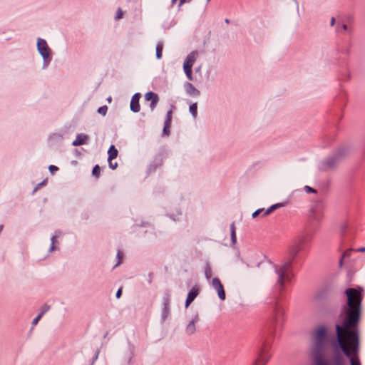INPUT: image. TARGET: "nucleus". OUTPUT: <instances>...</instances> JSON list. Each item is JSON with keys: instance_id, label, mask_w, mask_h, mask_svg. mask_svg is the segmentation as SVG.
Returning a JSON list of instances; mask_svg holds the SVG:
<instances>
[{"instance_id": "f257e3e1", "label": "nucleus", "mask_w": 365, "mask_h": 365, "mask_svg": "<svg viewBox=\"0 0 365 365\" xmlns=\"http://www.w3.org/2000/svg\"><path fill=\"white\" fill-rule=\"evenodd\" d=\"M347 302L341 309L339 315L341 324H336V334L339 347L346 356L349 358L350 365H361L359 352V334L356 329L361 313L362 297L359 291L349 288L345 291ZM315 365H345L343 357L338 354L333 358V364L325 361L321 356L316 355Z\"/></svg>"}, {"instance_id": "f03ea898", "label": "nucleus", "mask_w": 365, "mask_h": 365, "mask_svg": "<svg viewBox=\"0 0 365 365\" xmlns=\"http://www.w3.org/2000/svg\"><path fill=\"white\" fill-rule=\"evenodd\" d=\"M292 261H287L279 265L274 266L275 273L277 274V280L275 287L282 292L284 290V283L289 280L288 272L291 267Z\"/></svg>"}, {"instance_id": "7ed1b4c3", "label": "nucleus", "mask_w": 365, "mask_h": 365, "mask_svg": "<svg viewBox=\"0 0 365 365\" xmlns=\"http://www.w3.org/2000/svg\"><path fill=\"white\" fill-rule=\"evenodd\" d=\"M305 242L306 240L303 236H299L291 242L288 247V254L289 255L288 261H292V262H293L299 252L303 250Z\"/></svg>"}, {"instance_id": "20e7f679", "label": "nucleus", "mask_w": 365, "mask_h": 365, "mask_svg": "<svg viewBox=\"0 0 365 365\" xmlns=\"http://www.w3.org/2000/svg\"><path fill=\"white\" fill-rule=\"evenodd\" d=\"M271 346V344L265 340L258 353V356L256 361L254 363V365H266L269 359L271 358V354L269 352V348Z\"/></svg>"}, {"instance_id": "39448f33", "label": "nucleus", "mask_w": 365, "mask_h": 365, "mask_svg": "<svg viewBox=\"0 0 365 365\" xmlns=\"http://www.w3.org/2000/svg\"><path fill=\"white\" fill-rule=\"evenodd\" d=\"M327 329L320 327L316 329L314 334V346L317 351H321L326 341Z\"/></svg>"}, {"instance_id": "423d86ee", "label": "nucleus", "mask_w": 365, "mask_h": 365, "mask_svg": "<svg viewBox=\"0 0 365 365\" xmlns=\"http://www.w3.org/2000/svg\"><path fill=\"white\" fill-rule=\"evenodd\" d=\"M198 56V53L197 51H192L191 52L186 58L184 64H183V69L185 71V73L187 76V78L192 81L193 79L192 78V67L195 62L197 60V58Z\"/></svg>"}, {"instance_id": "0eeeda50", "label": "nucleus", "mask_w": 365, "mask_h": 365, "mask_svg": "<svg viewBox=\"0 0 365 365\" xmlns=\"http://www.w3.org/2000/svg\"><path fill=\"white\" fill-rule=\"evenodd\" d=\"M37 48L40 54L45 60L49 58L51 50L45 40L38 38L37 41Z\"/></svg>"}, {"instance_id": "6e6552de", "label": "nucleus", "mask_w": 365, "mask_h": 365, "mask_svg": "<svg viewBox=\"0 0 365 365\" xmlns=\"http://www.w3.org/2000/svg\"><path fill=\"white\" fill-rule=\"evenodd\" d=\"M284 206V204L283 203H277V204H274V205H272V206H270L268 209L267 210H264V209H258L255 212H254L252 213V217L253 218H255L257 217L258 215H259L260 214H262V217H265V216H267L269 215V214H271L273 211H274L275 210L278 209V208H280Z\"/></svg>"}, {"instance_id": "1a4fd4ad", "label": "nucleus", "mask_w": 365, "mask_h": 365, "mask_svg": "<svg viewBox=\"0 0 365 365\" xmlns=\"http://www.w3.org/2000/svg\"><path fill=\"white\" fill-rule=\"evenodd\" d=\"M212 284L213 288L217 293L219 298L222 301H224L226 298V294H225L224 287H223L222 284L221 283L220 280L217 277L213 278Z\"/></svg>"}, {"instance_id": "9d476101", "label": "nucleus", "mask_w": 365, "mask_h": 365, "mask_svg": "<svg viewBox=\"0 0 365 365\" xmlns=\"http://www.w3.org/2000/svg\"><path fill=\"white\" fill-rule=\"evenodd\" d=\"M284 309L279 304L276 303L273 310V320L276 324H279L283 321Z\"/></svg>"}, {"instance_id": "9b49d317", "label": "nucleus", "mask_w": 365, "mask_h": 365, "mask_svg": "<svg viewBox=\"0 0 365 365\" xmlns=\"http://www.w3.org/2000/svg\"><path fill=\"white\" fill-rule=\"evenodd\" d=\"M118 150L115 148L114 145H111L108 151V165H109L110 168H111L112 170H115L118 167V163L116 162L113 163L112 161L113 159L116 158V157L118 155Z\"/></svg>"}, {"instance_id": "f8f14e48", "label": "nucleus", "mask_w": 365, "mask_h": 365, "mask_svg": "<svg viewBox=\"0 0 365 365\" xmlns=\"http://www.w3.org/2000/svg\"><path fill=\"white\" fill-rule=\"evenodd\" d=\"M200 320L199 314L196 312L192 317V319L187 325L185 331L187 334H192L196 331L195 324Z\"/></svg>"}, {"instance_id": "ddd939ff", "label": "nucleus", "mask_w": 365, "mask_h": 365, "mask_svg": "<svg viewBox=\"0 0 365 365\" xmlns=\"http://www.w3.org/2000/svg\"><path fill=\"white\" fill-rule=\"evenodd\" d=\"M140 98V93H135L133 96L130 101V110L134 113H138L140 110L139 101Z\"/></svg>"}, {"instance_id": "4468645a", "label": "nucleus", "mask_w": 365, "mask_h": 365, "mask_svg": "<svg viewBox=\"0 0 365 365\" xmlns=\"http://www.w3.org/2000/svg\"><path fill=\"white\" fill-rule=\"evenodd\" d=\"M199 294V288L197 287H193L192 289L189 292L186 302H185V307L187 308L188 306L194 301L196 297Z\"/></svg>"}, {"instance_id": "2eb2a0df", "label": "nucleus", "mask_w": 365, "mask_h": 365, "mask_svg": "<svg viewBox=\"0 0 365 365\" xmlns=\"http://www.w3.org/2000/svg\"><path fill=\"white\" fill-rule=\"evenodd\" d=\"M170 302L168 299H166L164 302L163 308L162 310V314H161L162 322H165V319L168 318V317L170 314Z\"/></svg>"}, {"instance_id": "dca6fc26", "label": "nucleus", "mask_w": 365, "mask_h": 365, "mask_svg": "<svg viewBox=\"0 0 365 365\" xmlns=\"http://www.w3.org/2000/svg\"><path fill=\"white\" fill-rule=\"evenodd\" d=\"M186 92L190 95L197 96L200 95V91L195 88V87L190 83H187L185 85Z\"/></svg>"}, {"instance_id": "f3484780", "label": "nucleus", "mask_w": 365, "mask_h": 365, "mask_svg": "<svg viewBox=\"0 0 365 365\" xmlns=\"http://www.w3.org/2000/svg\"><path fill=\"white\" fill-rule=\"evenodd\" d=\"M88 136L85 134H79L77 135L76 140L73 142L74 146L83 145L86 143Z\"/></svg>"}, {"instance_id": "a211bd4d", "label": "nucleus", "mask_w": 365, "mask_h": 365, "mask_svg": "<svg viewBox=\"0 0 365 365\" xmlns=\"http://www.w3.org/2000/svg\"><path fill=\"white\" fill-rule=\"evenodd\" d=\"M336 31L338 33H344V32H346V31L350 32L351 29H349L348 28L346 24H341V25L337 24L336 28Z\"/></svg>"}, {"instance_id": "6ab92c4d", "label": "nucleus", "mask_w": 365, "mask_h": 365, "mask_svg": "<svg viewBox=\"0 0 365 365\" xmlns=\"http://www.w3.org/2000/svg\"><path fill=\"white\" fill-rule=\"evenodd\" d=\"M163 49V44L161 42H159L156 46V57L160 59L162 58V53Z\"/></svg>"}, {"instance_id": "aec40b11", "label": "nucleus", "mask_w": 365, "mask_h": 365, "mask_svg": "<svg viewBox=\"0 0 365 365\" xmlns=\"http://www.w3.org/2000/svg\"><path fill=\"white\" fill-rule=\"evenodd\" d=\"M348 153H349V149L347 148H341L338 150L336 155L337 158H339L343 156H345L346 155L348 154Z\"/></svg>"}, {"instance_id": "412c9836", "label": "nucleus", "mask_w": 365, "mask_h": 365, "mask_svg": "<svg viewBox=\"0 0 365 365\" xmlns=\"http://www.w3.org/2000/svg\"><path fill=\"white\" fill-rule=\"evenodd\" d=\"M190 112L192 113L194 118H196L197 116V103H193L190 106Z\"/></svg>"}, {"instance_id": "4be33fe9", "label": "nucleus", "mask_w": 365, "mask_h": 365, "mask_svg": "<svg viewBox=\"0 0 365 365\" xmlns=\"http://www.w3.org/2000/svg\"><path fill=\"white\" fill-rule=\"evenodd\" d=\"M155 96H158V95L153 92H148V93H145V98L148 101H152L154 99Z\"/></svg>"}, {"instance_id": "5701e85b", "label": "nucleus", "mask_w": 365, "mask_h": 365, "mask_svg": "<svg viewBox=\"0 0 365 365\" xmlns=\"http://www.w3.org/2000/svg\"><path fill=\"white\" fill-rule=\"evenodd\" d=\"M158 101H159L158 96H154V99L151 101V103H150V109H151L152 110H154V108H155V106H156V105H157V103H158Z\"/></svg>"}, {"instance_id": "b1692460", "label": "nucleus", "mask_w": 365, "mask_h": 365, "mask_svg": "<svg viewBox=\"0 0 365 365\" xmlns=\"http://www.w3.org/2000/svg\"><path fill=\"white\" fill-rule=\"evenodd\" d=\"M170 127H171V124L165 123L164 128H163V134L164 135H169Z\"/></svg>"}, {"instance_id": "393cba45", "label": "nucleus", "mask_w": 365, "mask_h": 365, "mask_svg": "<svg viewBox=\"0 0 365 365\" xmlns=\"http://www.w3.org/2000/svg\"><path fill=\"white\" fill-rule=\"evenodd\" d=\"M100 171H101V168L100 167L97 165H96L93 169V171H92V173L93 175L96 177V178H98L99 175H100Z\"/></svg>"}, {"instance_id": "a878e982", "label": "nucleus", "mask_w": 365, "mask_h": 365, "mask_svg": "<svg viewBox=\"0 0 365 365\" xmlns=\"http://www.w3.org/2000/svg\"><path fill=\"white\" fill-rule=\"evenodd\" d=\"M43 315V313H40L36 318L34 319L32 324H31L32 327H34L38 323L39 320L41 319Z\"/></svg>"}, {"instance_id": "bb28decb", "label": "nucleus", "mask_w": 365, "mask_h": 365, "mask_svg": "<svg viewBox=\"0 0 365 365\" xmlns=\"http://www.w3.org/2000/svg\"><path fill=\"white\" fill-rule=\"evenodd\" d=\"M107 110L108 107L106 106H103L98 108V113L105 115L106 114Z\"/></svg>"}, {"instance_id": "cd10ccee", "label": "nucleus", "mask_w": 365, "mask_h": 365, "mask_svg": "<svg viewBox=\"0 0 365 365\" xmlns=\"http://www.w3.org/2000/svg\"><path fill=\"white\" fill-rule=\"evenodd\" d=\"M171 121H172V110H169L168 113H167V115H166V120L165 121V123H170L171 124Z\"/></svg>"}, {"instance_id": "c85d7f7f", "label": "nucleus", "mask_w": 365, "mask_h": 365, "mask_svg": "<svg viewBox=\"0 0 365 365\" xmlns=\"http://www.w3.org/2000/svg\"><path fill=\"white\" fill-rule=\"evenodd\" d=\"M57 237H58V235H54V236H53V237H51V242H52V245H51V248H50V250H51V251H53V250H54L56 249V248H55V246H54V244H55V242H56V238H57Z\"/></svg>"}, {"instance_id": "c756f323", "label": "nucleus", "mask_w": 365, "mask_h": 365, "mask_svg": "<svg viewBox=\"0 0 365 365\" xmlns=\"http://www.w3.org/2000/svg\"><path fill=\"white\" fill-rule=\"evenodd\" d=\"M122 16H123V11H121L120 9H118V10L117 11V15L115 16V19L119 20L122 18Z\"/></svg>"}, {"instance_id": "7c9ffc66", "label": "nucleus", "mask_w": 365, "mask_h": 365, "mask_svg": "<svg viewBox=\"0 0 365 365\" xmlns=\"http://www.w3.org/2000/svg\"><path fill=\"white\" fill-rule=\"evenodd\" d=\"M304 189H305V190H306L307 192H313V193H316V192H317V191H316L314 189H313V188H312L311 187L307 186V185H306V186L304 187Z\"/></svg>"}, {"instance_id": "2f4dec72", "label": "nucleus", "mask_w": 365, "mask_h": 365, "mask_svg": "<svg viewBox=\"0 0 365 365\" xmlns=\"http://www.w3.org/2000/svg\"><path fill=\"white\" fill-rule=\"evenodd\" d=\"M231 240H232V243L236 242V241H237L236 232H231Z\"/></svg>"}, {"instance_id": "473e14b6", "label": "nucleus", "mask_w": 365, "mask_h": 365, "mask_svg": "<svg viewBox=\"0 0 365 365\" xmlns=\"http://www.w3.org/2000/svg\"><path fill=\"white\" fill-rule=\"evenodd\" d=\"M48 169L51 173H53L54 171H57L58 170V168L51 165L49 166Z\"/></svg>"}, {"instance_id": "72a5a7b5", "label": "nucleus", "mask_w": 365, "mask_h": 365, "mask_svg": "<svg viewBox=\"0 0 365 365\" xmlns=\"http://www.w3.org/2000/svg\"><path fill=\"white\" fill-rule=\"evenodd\" d=\"M49 309H50V307H49V306H48V305H46V304H45V305H43V307H42V311H41V313H43V314H44L47 311H48V310H49Z\"/></svg>"}, {"instance_id": "f704fd0d", "label": "nucleus", "mask_w": 365, "mask_h": 365, "mask_svg": "<svg viewBox=\"0 0 365 365\" xmlns=\"http://www.w3.org/2000/svg\"><path fill=\"white\" fill-rule=\"evenodd\" d=\"M211 274H212V273H211V270H210V268H208V269L205 271V275H206V277H207V279H209V278L211 277Z\"/></svg>"}, {"instance_id": "c9c22d12", "label": "nucleus", "mask_w": 365, "mask_h": 365, "mask_svg": "<svg viewBox=\"0 0 365 365\" xmlns=\"http://www.w3.org/2000/svg\"><path fill=\"white\" fill-rule=\"evenodd\" d=\"M122 295V287L119 288L116 292V298H120Z\"/></svg>"}, {"instance_id": "e433bc0d", "label": "nucleus", "mask_w": 365, "mask_h": 365, "mask_svg": "<svg viewBox=\"0 0 365 365\" xmlns=\"http://www.w3.org/2000/svg\"><path fill=\"white\" fill-rule=\"evenodd\" d=\"M236 232V228L234 222H232L230 225V232Z\"/></svg>"}, {"instance_id": "4c0bfd02", "label": "nucleus", "mask_w": 365, "mask_h": 365, "mask_svg": "<svg viewBox=\"0 0 365 365\" xmlns=\"http://www.w3.org/2000/svg\"><path fill=\"white\" fill-rule=\"evenodd\" d=\"M191 0H180L179 6H181L183 4L186 2H190Z\"/></svg>"}, {"instance_id": "58836bf2", "label": "nucleus", "mask_w": 365, "mask_h": 365, "mask_svg": "<svg viewBox=\"0 0 365 365\" xmlns=\"http://www.w3.org/2000/svg\"><path fill=\"white\" fill-rule=\"evenodd\" d=\"M335 24V18L334 17H331V20H330V25L331 26H333Z\"/></svg>"}, {"instance_id": "ea45409f", "label": "nucleus", "mask_w": 365, "mask_h": 365, "mask_svg": "<svg viewBox=\"0 0 365 365\" xmlns=\"http://www.w3.org/2000/svg\"><path fill=\"white\" fill-rule=\"evenodd\" d=\"M359 252H365V247H360L358 249Z\"/></svg>"}, {"instance_id": "a19ab883", "label": "nucleus", "mask_w": 365, "mask_h": 365, "mask_svg": "<svg viewBox=\"0 0 365 365\" xmlns=\"http://www.w3.org/2000/svg\"><path fill=\"white\" fill-rule=\"evenodd\" d=\"M327 165H328L329 167L332 166V165H333L331 163H330V162H329V160H327Z\"/></svg>"}, {"instance_id": "79ce46f5", "label": "nucleus", "mask_w": 365, "mask_h": 365, "mask_svg": "<svg viewBox=\"0 0 365 365\" xmlns=\"http://www.w3.org/2000/svg\"><path fill=\"white\" fill-rule=\"evenodd\" d=\"M117 257H118V258H120V252H118V254H117Z\"/></svg>"}, {"instance_id": "37998d69", "label": "nucleus", "mask_w": 365, "mask_h": 365, "mask_svg": "<svg viewBox=\"0 0 365 365\" xmlns=\"http://www.w3.org/2000/svg\"><path fill=\"white\" fill-rule=\"evenodd\" d=\"M225 22H226L227 24H229V23H230V20L227 19H225Z\"/></svg>"}, {"instance_id": "c03bdc74", "label": "nucleus", "mask_w": 365, "mask_h": 365, "mask_svg": "<svg viewBox=\"0 0 365 365\" xmlns=\"http://www.w3.org/2000/svg\"><path fill=\"white\" fill-rule=\"evenodd\" d=\"M177 0H172V4H174Z\"/></svg>"}, {"instance_id": "a18cd8bd", "label": "nucleus", "mask_w": 365, "mask_h": 365, "mask_svg": "<svg viewBox=\"0 0 365 365\" xmlns=\"http://www.w3.org/2000/svg\"><path fill=\"white\" fill-rule=\"evenodd\" d=\"M2 229H3V226L0 225V232H1Z\"/></svg>"}, {"instance_id": "49530a36", "label": "nucleus", "mask_w": 365, "mask_h": 365, "mask_svg": "<svg viewBox=\"0 0 365 365\" xmlns=\"http://www.w3.org/2000/svg\"><path fill=\"white\" fill-rule=\"evenodd\" d=\"M210 0H207V1H210Z\"/></svg>"}]
</instances>
